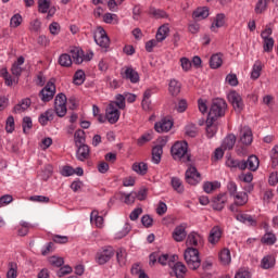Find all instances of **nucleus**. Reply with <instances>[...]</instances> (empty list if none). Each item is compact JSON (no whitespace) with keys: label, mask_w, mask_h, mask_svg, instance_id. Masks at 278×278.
I'll list each match as a JSON object with an SVG mask.
<instances>
[{"label":"nucleus","mask_w":278,"mask_h":278,"mask_svg":"<svg viewBox=\"0 0 278 278\" xmlns=\"http://www.w3.org/2000/svg\"><path fill=\"white\" fill-rule=\"evenodd\" d=\"M227 112V101L223 98H216L212 101L210 106L207 118L211 121H217L223 118Z\"/></svg>","instance_id":"nucleus-1"},{"label":"nucleus","mask_w":278,"mask_h":278,"mask_svg":"<svg viewBox=\"0 0 278 278\" xmlns=\"http://www.w3.org/2000/svg\"><path fill=\"white\" fill-rule=\"evenodd\" d=\"M185 262L190 270H198L201 267V257L199 250L195 248H187L184 253Z\"/></svg>","instance_id":"nucleus-2"},{"label":"nucleus","mask_w":278,"mask_h":278,"mask_svg":"<svg viewBox=\"0 0 278 278\" xmlns=\"http://www.w3.org/2000/svg\"><path fill=\"white\" fill-rule=\"evenodd\" d=\"M170 153L174 160H179L180 162H190V153H188V142L177 141L170 149Z\"/></svg>","instance_id":"nucleus-3"},{"label":"nucleus","mask_w":278,"mask_h":278,"mask_svg":"<svg viewBox=\"0 0 278 278\" xmlns=\"http://www.w3.org/2000/svg\"><path fill=\"white\" fill-rule=\"evenodd\" d=\"M112 257H114V248L104 247L97 252L96 262L100 266H103L104 264H108V262H110Z\"/></svg>","instance_id":"nucleus-4"},{"label":"nucleus","mask_w":278,"mask_h":278,"mask_svg":"<svg viewBox=\"0 0 278 278\" xmlns=\"http://www.w3.org/2000/svg\"><path fill=\"white\" fill-rule=\"evenodd\" d=\"M39 97L43 103H49L55 97V83L49 80L45 88L39 92Z\"/></svg>","instance_id":"nucleus-5"},{"label":"nucleus","mask_w":278,"mask_h":278,"mask_svg":"<svg viewBox=\"0 0 278 278\" xmlns=\"http://www.w3.org/2000/svg\"><path fill=\"white\" fill-rule=\"evenodd\" d=\"M228 101L229 103H231L235 112H237V114H240V112H242V110H244V101L242 100V96H240V93H238L237 91H231L228 94Z\"/></svg>","instance_id":"nucleus-6"},{"label":"nucleus","mask_w":278,"mask_h":278,"mask_svg":"<svg viewBox=\"0 0 278 278\" xmlns=\"http://www.w3.org/2000/svg\"><path fill=\"white\" fill-rule=\"evenodd\" d=\"M121 77L122 79L130 81V84H138V81H140V74H138V72L131 66L122 68Z\"/></svg>","instance_id":"nucleus-7"},{"label":"nucleus","mask_w":278,"mask_h":278,"mask_svg":"<svg viewBox=\"0 0 278 278\" xmlns=\"http://www.w3.org/2000/svg\"><path fill=\"white\" fill-rule=\"evenodd\" d=\"M105 118L109 121L111 125L118 123V118H121V111L116 108V104L110 103L105 111Z\"/></svg>","instance_id":"nucleus-8"},{"label":"nucleus","mask_w":278,"mask_h":278,"mask_svg":"<svg viewBox=\"0 0 278 278\" xmlns=\"http://www.w3.org/2000/svg\"><path fill=\"white\" fill-rule=\"evenodd\" d=\"M94 42L102 47V49H108L110 47V37L103 27H98V31L94 35Z\"/></svg>","instance_id":"nucleus-9"},{"label":"nucleus","mask_w":278,"mask_h":278,"mask_svg":"<svg viewBox=\"0 0 278 278\" xmlns=\"http://www.w3.org/2000/svg\"><path fill=\"white\" fill-rule=\"evenodd\" d=\"M186 181L190 186H197L201 181V174L197 170V167L190 166L185 174Z\"/></svg>","instance_id":"nucleus-10"},{"label":"nucleus","mask_w":278,"mask_h":278,"mask_svg":"<svg viewBox=\"0 0 278 278\" xmlns=\"http://www.w3.org/2000/svg\"><path fill=\"white\" fill-rule=\"evenodd\" d=\"M203 236L199 235V232L192 231L188 235L186 244L189 248L203 247Z\"/></svg>","instance_id":"nucleus-11"},{"label":"nucleus","mask_w":278,"mask_h":278,"mask_svg":"<svg viewBox=\"0 0 278 278\" xmlns=\"http://www.w3.org/2000/svg\"><path fill=\"white\" fill-rule=\"evenodd\" d=\"M240 142L249 147L253 142V131L249 126L240 127Z\"/></svg>","instance_id":"nucleus-12"},{"label":"nucleus","mask_w":278,"mask_h":278,"mask_svg":"<svg viewBox=\"0 0 278 278\" xmlns=\"http://www.w3.org/2000/svg\"><path fill=\"white\" fill-rule=\"evenodd\" d=\"M154 129L155 131H157V134H167V131H170V129H173V121L164 117L163 119L154 124Z\"/></svg>","instance_id":"nucleus-13"},{"label":"nucleus","mask_w":278,"mask_h":278,"mask_svg":"<svg viewBox=\"0 0 278 278\" xmlns=\"http://www.w3.org/2000/svg\"><path fill=\"white\" fill-rule=\"evenodd\" d=\"M187 236L188 232H186V225L184 224L177 226L172 233V238L175 242H184Z\"/></svg>","instance_id":"nucleus-14"},{"label":"nucleus","mask_w":278,"mask_h":278,"mask_svg":"<svg viewBox=\"0 0 278 278\" xmlns=\"http://www.w3.org/2000/svg\"><path fill=\"white\" fill-rule=\"evenodd\" d=\"M225 203H227V193H219L213 199L212 207L217 212H222L225 208Z\"/></svg>","instance_id":"nucleus-15"},{"label":"nucleus","mask_w":278,"mask_h":278,"mask_svg":"<svg viewBox=\"0 0 278 278\" xmlns=\"http://www.w3.org/2000/svg\"><path fill=\"white\" fill-rule=\"evenodd\" d=\"M77 151H76V159L79 162H86L88 157H90V147L88 144L84 146H76Z\"/></svg>","instance_id":"nucleus-16"},{"label":"nucleus","mask_w":278,"mask_h":278,"mask_svg":"<svg viewBox=\"0 0 278 278\" xmlns=\"http://www.w3.org/2000/svg\"><path fill=\"white\" fill-rule=\"evenodd\" d=\"M223 236V230H220V227L215 226L211 229L210 235H208V242L210 244H218L220 242V238Z\"/></svg>","instance_id":"nucleus-17"},{"label":"nucleus","mask_w":278,"mask_h":278,"mask_svg":"<svg viewBox=\"0 0 278 278\" xmlns=\"http://www.w3.org/2000/svg\"><path fill=\"white\" fill-rule=\"evenodd\" d=\"M245 169L249 168L252 173H255L260 168V159L256 155H250L247 161L243 160Z\"/></svg>","instance_id":"nucleus-18"},{"label":"nucleus","mask_w":278,"mask_h":278,"mask_svg":"<svg viewBox=\"0 0 278 278\" xmlns=\"http://www.w3.org/2000/svg\"><path fill=\"white\" fill-rule=\"evenodd\" d=\"M23 64H25V58H17V62H14L11 67L12 75H14L15 77H21V75L23 74Z\"/></svg>","instance_id":"nucleus-19"},{"label":"nucleus","mask_w":278,"mask_h":278,"mask_svg":"<svg viewBox=\"0 0 278 278\" xmlns=\"http://www.w3.org/2000/svg\"><path fill=\"white\" fill-rule=\"evenodd\" d=\"M226 166H228V168H231L232 170L233 168H239V170H247V163H243V161L236 160L233 157L227 159Z\"/></svg>","instance_id":"nucleus-20"},{"label":"nucleus","mask_w":278,"mask_h":278,"mask_svg":"<svg viewBox=\"0 0 278 278\" xmlns=\"http://www.w3.org/2000/svg\"><path fill=\"white\" fill-rule=\"evenodd\" d=\"M70 53H71L72 62H74V64L84 63V50H81L80 48H73L70 51Z\"/></svg>","instance_id":"nucleus-21"},{"label":"nucleus","mask_w":278,"mask_h":278,"mask_svg":"<svg viewBox=\"0 0 278 278\" xmlns=\"http://www.w3.org/2000/svg\"><path fill=\"white\" fill-rule=\"evenodd\" d=\"M31 105V100L29 98L23 99L18 104L13 108L14 114H23Z\"/></svg>","instance_id":"nucleus-22"},{"label":"nucleus","mask_w":278,"mask_h":278,"mask_svg":"<svg viewBox=\"0 0 278 278\" xmlns=\"http://www.w3.org/2000/svg\"><path fill=\"white\" fill-rule=\"evenodd\" d=\"M173 270L176 278H186V274L188 273V268L181 262H177L176 264H174Z\"/></svg>","instance_id":"nucleus-23"},{"label":"nucleus","mask_w":278,"mask_h":278,"mask_svg":"<svg viewBox=\"0 0 278 278\" xmlns=\"http://www.w3.org/2000/svg\"><path fill=\"white\" fill-rule=\"evenodd\" d=\"M236 219L239 220V223H243L244 225L248 223L251 225V227H255V225H257V220L253 219V216L247 213L237 214Z\"/></svg>","instance_id":"nucleus-24"},{"label":"nucleus","mask_w":278,"mask_h":278,"mask_svg":"<svg viewBox=\"0 0 278 278\" xmlns=\"http://www.w3.org/2000/svg\"><path fill=\"white\" fill-rule=\"evenodd\" d=\"M194 21H203L210 16V9L207 7L198 8L192 14Z\"/></svg>","instance_id":"nucleus-25"},{"label":"nucleus","mask_w":278,"mask_h":278,"mask_svg":"<svg viewBox=\"0 0 278 278\" xmlns=\"http://www.w3.org/2000/svg\"><path fill=\"white\" fill-rule=\"evenodd\" d=\"M170 186L175 192L178 194H184L185 192V187H184V181L179 179V177H172L170 179Z\"/></svg>","instance_id":"nucleus-26"},{"label":"nucleus","mask_w":278,"mask_h":278,"mask_svg":"<svg viewBox=\"0 0 278 278\" xmlns=\"http://www.w3.org/2000/svg\"><path fill=\"white\" fill-rule=\"evenodd\" d=\"M216 121L206 118V136L207 138H214L216 136V131L218 129V125L215 123Z\"/></svg>","instance_id":"nucleus-27"},{"label":"nucleus","mask_w":278,"mask_h":278,"mask_svg":"<svg viewBox=\"0 0 278 278\" xmlns=\"http://www.w3.org/2000/svg\"><path fill=\"white\" fill-rule=\"evenodd\" d=\"M275 256L274 255H266L261 261V267L264 268V270H268L270 268H275Z\"/></svg>","instance_id":"nucleus-28"},{"label":"nucleus","mask_w":278,"mask_h":278,"mask_svg":"<svg viewBox=\"0 0 278 278\" xmlns=\"http://www.w3.org/2000/svg\"><path fill=\"white\" fill-rule=\"evenodd\" d=\"M219 262L224 265L227 266V264H231V252L229 251V249L224 248L219 254Z\"/></svg>","instance_id":"nucleus-29"},{"label":"nucleus","mask_w":278,"mask_h":278,"mask_svg":"<svg viewBox=\"0 0 278 278\" xmlns=\"http://www.w3.org/2000/svg\"><path fill=\"white\" fill-rule=\"evenodd\" d=\"M168 90L172 97H177L179 92H181V83H179L177 79H172L169 81Z\"/></svg>","instance_id":"nucleus-30"},{"label":"nucleus","mask_w":278,"mask_h":278,"mask_svg":"<svg viewBox=\"0 0 278 278\" xmlns=\"http://www.w3.org/2000/svg\"><path fill=\"white\" fill-rule=\"evenodd\" d=\"M75 147H81L86 144V132L81 129H78L74 134Z\"/></svg>","instance_id":"nucleus-31"},{"label":"nucleus","mask_w":278,"mask_h":278,"mask_svg":"<svg viewBox=\"0 0 278 278\" xmlns=\"http://www.w3.org/2000/svg\"><path fill=\"white\" fill-rule=\"evenodd\" d=\"M132 170L137 173V175H147L149 172V165H147L144 162L134 163Z\"/></svg>","instance_id":"nucleus-32"},{"label":"nucleus","mask_w":278,"mask_h":278,"mask_svg":"<svg viewBox=\"0 0 278 278\" xmlns=\"http://www.w3.org/2000/svg\"><path fill=\"white\" fill-rule=\"evenodd\" d=\"M162 153H164V149H162V146H155L152 149V162L154 164H160V162H162Z\"/></svg>","instance_id":"nucleus-33"},{"label":"nucleus","mask_w":278,"mask_h":278,"mask_svg":"<svg viewBox=\"0 0 278 278\" xmlns=\"http://www.w3.org/2000/svg\"><path fill=\"white\" fill-rule=\"evenodd\" d=\"M59 64L65 68L73 66V58L68 53H63L59 56Z\"/></svg>","instance_id":"nucleus-34"},{"label":"nucleus","mask_w":278,"mask_h":278,"mask_svg":"<svg viewBox=\"0 0 278 278\" xmlns=\"http://www.w3.org/2000/svg\"><path fill=\"white\" fill-rule=\"evenodd\" d=\"M236 135L230 134L228 135L223 142V148L227 149L228 151H231V149H233V147H236Z\"/></svg>","instance_id":"nucleus-35"},{"label":"nucleus","mask_w":278,"mask_h":278,"mask_svg":"<svg viewBox=\"0 0 278 278\" xmlns=\"http://www.w3.org/2000/svg\"><path fill=\"white\" fill-rule=\"evenodd\" d=\"M211 68H220L223 66V54H213L210 59Z\"/></svg>","instance_id":"nucleus-36"},{"label":"nucleus","mask_w":278,"mask_h":278,"mask_svg":"<svg viewBox=\"0 0 278 278\" xmlns=\"http://www.w3.org/2000/svg\"><path fill=\"white\" fill-rule=\"evenodd\" d=\"M168 31H170L168 26H166V25L161 26L156 33L157 42H163V40H166V38L168 36Z\"/></svg>","instance_id":"nucleus-37"},{"label":"nucleus","mask_w":278,"mask_h":278,"mask_svg":"<svg viewBox=\"0 0 278 278\" xmlns=\"http://www.w3.org/2000/svg\"><path fill=\"white\" fill-rule=\"evenodd\" d=\"M262 61H256L251 72V79H260V75H262Z\"/></svg>","instance_id":"nucleus-38"},{"label":"nucleus","mask_w":278,"mask_h":278,"mask_svg":"<svg viewBox=\"0 0 278 278\" xmlns=\"http://www.w3.org/2000/svg\"><path fill=\"white\" fill-rule=\"evenodd\" d=\"M261 242L263 244H267L269 247H273L277 242V237L273 232H266L263 238L261 239Z\"/></svg>","instance_id":"nucleus-39"},{"label":"nucleus","mask_w":278,"mask_h":278,"mask_svg":"<svg viewBox=\"0 0 278 278\" xmlns=\"http://www.w3.org/2000/svg\"><path fill=\"white\" fill-rule=\"evenodd\" d=\"M48 121H53V109L47 110L39 116L40 125H47Z\"/></svg>","instance_id":"nucleus-40"},{"label":"nucleus","mask_w":278,"mask_h":278,"mask_svg":"<svg viewBox=\"0 0 278 278\" xmlns=\"http://www.w3.org/2000/svg\"><path fill=\"white\" fill-rule=\"evenodd\" d=\"M225 25V14L220 13L216 15L215 21L213 22L211 26L212 31H216V27H223Z\"/></svg>","instance_id":"nucleus-41"},{"label":"nucleus","mask_w":278,"mask_h":278,"mask_svg":"<svg viewBox=\"0 0 278 278\" xmlns=\"http://www.w3.org/2000/svg\"><path fill=\"white\" fill-rule=\"evenodd\" d=\"M116 257L119 266H125V264H127V251H125V249L121 248L117 250Z\"/></svg>","instance_id":"nucleus-42"},{"label":"nucleus","mask_w":278,"mask_h":278,"mask_svg":"<svg viewBox=\"0 0 278 278\" xmlns=\"http://www.w3.org/2000/svg\"><path fill=\"white\" fill-rule=\"evenodd\" d=\"M91 223H94L96 227H103V216H99V212L92 211L90 215Z\"/></svg>","instance_id":"nucleus-43"},{"label":"nucleus","mask_w":278,"mask_h":278,"mask_svg":"<svg viewBox=\"0 0 278 278\" xmlns=\"http://www.w3.org/2000/svg\"><path fill=\"white\" fill-rule=\"evenodd\" d=\"M49 8H51V0H38V12L47 14Z\"/></svg>","instance_id":"nucleus-44"},{"label":"nucleus","mask_w":278,"mask_h":278,"mask_svg":"<svg viewBox=\"0 0 278 278\" xmlns=\"http://www.w3.org/2000/svg\"><path fill=\"white\" fill-rule=\"evenodd\" d=\"M151 140H153V130H150L147 134H143L138 140H137V144L139 147H142L143 144H147V142H151Z\"/></svg>","instance_id":"nucleus-45"},{"label":"nucleus","mask_w":278,"mask_h":278,"mask_svg":"<svg viewBox=\"0 0 278 278\" xmlns=\"http://www.w3.org/2000/svg\"><path fill=\"white\" fill-rule=\"evenodd\" d=\"M18 277V266L16 265V263L11 262L9 264V270L7 273V278H16Z\"/></svg>","instance_id":"nucleus-46"},{"label":"nucleus","mask_w":278,"mask_h":278,"mask_svg":"<svg viewBox=\"0 0 278 278\" xmlns=\"http://www.w3.org/2000/svg\"><path fill=\"white\" fill-rule=\"evenodd\" d=\"M84 81H86V73L81 70H78L74 74V84L76 86H81V84H84Z\"/></svg>","instance_id":"nucleus-47"},{"label":"nucleus","mask_w":278,"mask_h":278,"mask_svg":"<svg viewBox=\"0 0 278 278\" xmlns=\"http://www.w3.org/2000/svg\"><path fill=\"white\" fill-rule=\"evenodd\" d=\"M270 0H258L255 5V13L262 14V12H266V8H268V3Z\"/></svg>","instance_id":"nucleus-48"},{"label":"nucleus","mask_w":278,"mask_h":278,"mask_svg":"<svg viewBox=\"0 0 278 278\" xmlns=\"http://www.w3.org/2000/svg\"><path fill=\"white\" fill-rule=\"evenodd\" d=\"M149 14L154 18H166L168 16L165 11L155 8H150Z\"/></svg>","instance_id":"nucleus-49"},{"label":"nucleus","mask_w":278,"mask_h":278,"mask_svg":"<svg viewBox=\"0 0 278 278\" xmlns=\"http://www.w3.org/2000/svg\"><path fill=\"white\" fill-rule=\"evenodd\" d=\"M186 136H189V138H197L199 130L197 128V125L189 124L186 126Z\"/></svg>","instance_id":"nucleus-50"},{"label":"nucleus","mask_w":278,"mask_h":278,"mask_svg":"<svg viewBox=\"0 0 278 278\" xmlns=\"http://www.w3.org/2000/svg\"><path fill=\"white\" fill-rule=\"evenodd\" d=\"M235 205H239V206H242V205H247L248 201H249V197L247 195V193H243V194H236L235 195Z\"/></svg>","instance_id":"nucleus-51"},{"label":"nucleus","mask_w":278,"mask_h":278,"mask_svg":"<svg viewBox=\"0 0 278 278\" xmlns=\"http://www.w3.org/2000/svg\"><path fill=\"white\" fill-rule=\"evenodd\" d=\"M49 264H51V266H54L55 268H62V266H64V258L60 256H51L49 258Z\"/></svg>","instance_id":"nucleus-52"},{"label":"nucleus","mask_w":278,"mask_h":278,"mask_svg":"<svg viewBox=\"0 0 278 278\" xmlns=\"http://www.w3.org/2000/svg\"><path fill=\"white\" fill-rule=\"evenodd\" d=\"M218 186H220L218 182L214 184V182L206 181L203 185V190L204 192H206V194H211V192H214V190H216Z\"/></svg>","instance_id":"nucleus-53"},{"label":"nucleus","mask_w":278,"mask_h":278,"mask_svg":"<svg viewBox=\"0 0 278 278\" xmlns=\"http://www.w3.org/2000/svg\"><path fill=\"white\" fill-rule=\"evenodd\" d=\"M273 47H275V39H263V49L265 53H270Z\"/></svg>","instance_id":"nucleus-54"},{"label":"nucleus","mask_w":278,"mask_h":278,"mask_svg":"<svg viewBox=\"0 0 278 278\" xmlns=\"http://www.w3.org/2000/svg\"><path fill=\"white\" fill-rule=\"evenodd\" d=\"M21 23H23V16H21V14L17 13L11 17L10 26L16 28L20 27Z\"/></svg>","instance_id":"nucleus-55"},{"label":"nucleus","mask_w":278,"mask_h":278,"mask_svg":"<svg viewBox=\"0 0 278 278\" xmlns=\"http://www.w3.org/2000/svg\"><path fill=\"white\" fill-rule=\"evenodd\" d=\"M111 103H114L117 110H125V97L123 94H117L116 101Z\"/></svg>","instance_id":"nucleus-56"},{"label":"nucleus","mask_w":278,"mask_h":278,"mask_svg":"<svg viewBox=\"0 0 278 278\" xmlns=\"http://www.w3.org/2000/svg\"><path fill=\"white\" fill-rule=\"evenodd\" d=\"M22 127H23L24 134H27V129H31V127H34V124L31 122V117L25 116L23 118Z\"/></svg>","instance_id":"nucleus-57"},{"label":"nucleus","mask_w":278,"mask_h":278,"mask_svg":"<svg viewBox=\"0 0 278 278\" xmlns=\"http://www.w3.org/2000/svg\"><path fill=\"white\" fill-rule=\"evenodd\" d=\"M71 273H73V267L65 265L58 270L56 275L58 277H65V275H71Z\"/></svg>","instance_id":"nucleus-58"},{"label":"nucleus","mask_w":278,"mask_h":278,"mask_svg":"<svg viewBox=\"0 0 278 278\" xmlns=\"http://www.w3.org/2000/svg\"><path fill=\"white\" fill-rule=\"evenodd\" d=\"M55 114L60 118L66 116V104H61V105H54Z\"/></svg>","instance_id":"nucleus-59"},{"label":"nucleus","mask_w":278,"mask_h":278,"mask_svg":"<svg viewBox=\"0 0 278 278\" xmlns=\"http://www.w3.org/2000/svg\"><path fill=\"white\" fill-rule=\"evenodd\" d=\"M60 23L58 22H52L49 26V30H50V34H52V36H58V34H60Z\"/></svg>","instance_id":"nucleus-60"},{"label":"nucleus","mask_w":278,"mask_h":278,"mask_svg":"<svg viewBox=\"0 0 278 278\" xmlns=\"http://www.w3.org/2000/svg\"><path fill=\"white\" fill-rule=\"evenodd\" d=\"M54 105H66V94L59 93L54 99Z\"/></svg>","instance_id":"nucleus-61"},{"label":"nucleus","mask_w":278,"mask_h":278,"mask_svg":"<svg viewBox=\"0 0 278 278\" xmlns=\"http://www.w3.org/2000/svg\"><path fill=\"white\" fill-rule=\"evenodd\" d=\"M5 129L8 134H12V131H14V116H9L7 118Z\"/></svg>","instance_id":"nucleus-62"},{"label":"nucleus","mask_w":278,"mask_h":278,"mask_svg":"<svg viewBox=\"0 0 278 278\" xmlns=\"http://www.w3.org/2000/svg\"><path fill=\"white\" fill-rule=\"evenodd\" d=\"M226 81L229 86H238V76L236 74H228L226 76Z\"/></svg>","instance_id":"nucleus-63"},{"label":"nucleus","mask_w":278,"mask_h":278,"mask_svg":"<svg viewBox=\"0 0 278 278\" xmlns=\"http://www.w3.org/2000/svg\"><path fill=\"white\" fill-rule=\"evenodd\" d=\"M235 278H251V271L247 269H239V273L235 275Z\"/></svg>","instance_id":"nucleus-64"}]
</instances>
